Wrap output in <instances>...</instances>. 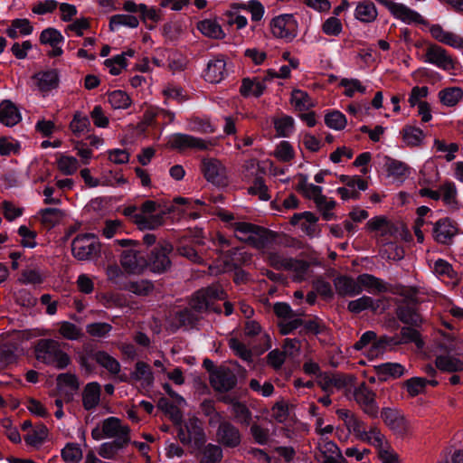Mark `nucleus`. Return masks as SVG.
<instances>
[{
  "instance_id": "nucleus-1",
  "label": "nucleus",
  "mask_w": 463,
  "mask_h": 463,
  "mask_svg": "<svg viewBox=\"0 0 463 463\" xmlns=\"http://www.w3.org/2000/svg\"><path fill=\"white\" fill-rule=\"evenodd\" d=\"M36 359L62 370L71 364L68 354L61 348V344L53 339H40L35 346Z\"/></svg>"
},
{
  "instance_id": "nucleus-2",
  "label": "nucleus",
  "mask_w": 463,
  "mask_h": 463,
  "mask_svg": "<svg viewBox=\"0 0 463 463\" xmlns=\"http://www.w3.org/2000/svg\"><path fill=\"white\" fill-rule=\"evenodd\" d=\"M225 297L226 294L222 286L213 284L194 292L189 301V306L195 312L213 311L220 314L222 310L214 306V301L224 299Z\"/></svg>"
},
{
  "instance_id": "nucleus-3",
  "label": "nucleus",
  "mask_w": 463,
  "mask_h": 463,
  "mask_svg": "<svg viewBox=\"0 0 463 463\" xmlns=\"http://www.w3.org/2000/svg\"><path fill=\"white\" fill-rule=\"evenodd\" d=\"M177 437L183 445H191L194 449H201L206 442V435L197 418L188 419L184 425H178Z\"/></svg>"
},
{
  "instance_id": "nucleus-4",
  "label": "nucleus",
  "mask_w": 463,
  "mask_h": 463,
  "mask_svg": "<svg viewBox=\"0 0 463 463\" xmlns=\"http://www.w3.org/2000/svg\"><path fill=\"white\" fill-rule=\"evenodd\" d=\"M100 243L92 233L80 234L71 242L73 256L79 260L96 258L100 253Z\"/></svg>"
},
{
  "instance_id": "nucleus-5",
  "label": "nucleus",
  "mask_w": 463,
  "mask_h": 463,
  "mask_svg": "<svg viewBox=\"0 0 463 463\" xmlns=\"http://www.w3.org/2000/svg\"><path fill=\"white\" fill-rule=\"evenodd\" d=\"M269 264L277 269H288L294 270L297 274L294 277V280L301 281L304 274L309 268V264L305 260H298L292 258H284L278 253H269Z\"/></svg>"
},
{
  "instance_id": "nucleus-6",
  "label": "nucleus",
  "mask_w": 463,
  "mask_h": 463,
  "mask_svg": "<svg viewBox=\"0 0 463 463\" xmlns=\"http://www.w3.org/2000/svg\"><path fill=\"white\" fill-rule=\"evenodd\" d=\"M354 399L365 414L372 418L378 416L379 407L375 402V393L365 383H362L354 389Z\"/></svg>"
},
{
  "instance_id": "nucleus-7",
  "label": "nucleus",
  "mask_w": 463,
  "mask_h": 463,
  "mask_svg": "<svg viewBox=\"0 0 463 463\" xmlns=\"http://www.w3.org/2000/svg\"><path fill=\"white\" fill-rule=\"evenodd\" d=\"M202 170L208 182L217 186L228 185L229 180L226 168L218 159H203Z\"/></svg>"
},
{
  "instance_id": "nucleus-8",
  "label": "nucleus",
  "mask_w": 463,
  "mask_h": 463,
  "mask_svg": "<svg viewBox=\"0 0 463 463\" xmlns=\"http://www.w3.org/2000/svg\"><path fill=\"white\" fill-rule=\"evenodd\" d=\"M210 384L218 392H227L236 386L237 376L230 368L220 366L210 374Z\"/></svg>"
},
{
  "instance_id": "nucleus-9",
  "label": "nucleus",
  "mask_w": 463,
  "mask_h": 463,
  "mask_svg": "<svg viewBox=\"0 0 463 463\" xmlns=\"http://www.w3.org/2000/svg\"><path fill=\"white\" fill-rule=\"evenodd\" d=\"M173 246L169 242H165L160 247H156L152 251L147 262L151 271L155 273H164L171 268V260L168 254L172 252Z\"/></svg>"
},
{
  "instance_id": "nucleus-10",
  "label": "nucleus",
  "mask_w": 463,
  "mask_h": 463,
  "mask_svg": "<svg viewBox=\"0 0 463 463\" xmlns=\"http://www.w3.org/2000/svg\"><path fill=\"white\" fill-rule=\"evenodd\" d=\"M272 33L277 38L291 41L297 33V23L292 14H282L272 19Z\"/></svg>"
},
{
  "instance_id": "nucleus-11",
  "label": "nucleus",
  "mask_w": 463,
  "mask_h": 463,
  "mask_svg": "<svg viewBox=\"0 0 463 463\" xmlns=\"http://www.w3.org/2000/svg\"><path fill=\"white\" fill-rule=\"evenodd\" d=\"M216 440L226 448H236L241 444V434L239 429L230 421H219Z\"/></svg>"
},
{
  "instance_id": "nucleus-12",
  "label": "nucleus",
  "mask_w": 463,
  "mask_h": 463,
  "mask_svg": "<svg viewBox=\"0 0 463 463\" xmlns=\"http://www.w3.org/2000/svg\"><path fill=\"white\" fill-rule=\"evenodd\" d=\"M383 422L397 435L403 437L409 432V422L400 411L383 408L381 411Z\"/></svg>"
},
{
  "instance_id": "nucleus-13",
  "label": "nucleus",
  "mask_w": 463,
  "mask_h": 463,
  "mask_svg": "<svg viewBox=\"0 0 463 463\" xmlns=\"http://www.w3.org/2000/svg\"><path fill=\"white\" fill-rule=\"evenodd\" d=\"M120 264L128 273L140 274L147 267V260L140 251L129 249L122 251Z\"/></svg>"
},
{
  "instance_id": "nucleus-14",
  "label": "nucleus",
  "mask_w": 463,
  "mask_h": 463,
  "mask_svg": "<svg viewBox=\"0 0 463 463\" xmlns=\"http://www.w3.org/2000/svg\"><path fill=\"white\" fill-rule=\"evenodd\" d=\"M401 336V339L384 336L378 341L376 347H383L385 345L389 344L401 345L407 343H414L419 349L424 346V341L421 339L420 332L414 326L402 327Z\"/></svg>"
},
{
  "instance_id": "nucleus-15",
  "label": "nucleus",
  "mask_w": 463,
  "mask_h": 463,
  "mask_svg": "<svg viewBox=\"0 0 463 463\" xmlns=\"http://www.w3.org/2000/svg\"><path fill=\"white\" fill-rule=\"evenodd\" d=\"M424 61L436 65L437 67L449 71L454 69V61L442 47L432 44L425 52Z\"/></svg>"
},
{
  "instance_id": "nucleus-16",
  "label": "nucleus",
  "mask_w": 463,
  "mask_h": 463,
  "mask_svg": "<svg viewBox=\"0 0 463 463\" xmlns=\"http://www.w3.org/2000/svg\"><path fill=\"white\" fill-rule=\"evenodd\" d=\"M335 292L340 297H354L362 293L359 281L349 276L341 275L334 279Z\"/></svg>"
},
{
  "instance_id": "nucleus-17",
  "label": "nucleus",
  "mask_w": 463,
  "mask_h": 463,
  "mask_svg": "<svg viewBox=\"0 0 463 463\" xmlns=\"http://www.w3.org/2000/svg\"><path fill=\"white\" fill-rule=\"evenodd\" d=\"M102 431L107 438H115V439H126V441L128 442L130 440L129 428L122 425L120 420L115 417L108 418L103 421Z\"/></svg>"
},
{
  "instance_id": "nucleus-18",
  "label": "nucleus",
  "mask_w": 463,
  "mask_h": 463,
  "mask_svg": "<svg viewBox=\"0 0 463 463\" xmlns=\"http://www.w3.org/2000/svg\"><path fill=\"white\" fill-rule=\"evenodd\" d=\"M379 3L386 6L397 18L406 23H422V17L418 13L409 9L405 5L389 0H379Z\"/></svg>"
},
{
  "instance_id": "nucleus-19",
  "label": "nucleus",
  "mask_w": 463,
  "mask_h": 463,
  "mask_svg": "<svg viewBox=\"0 0 463 463\" xmlns=\"http://www.w3.org/2000/svg\"><path fill=\"white\" fill-rule=\"evenodd\" d=\"M277 234L264 227L256 225V229L252 230V233L248 236L246 243L256 249H264L274 241Z\"/></svg>"
},
{
  "instance_id": "nucleus-20",
  "label": "nucleus",
  "mask_w": 463,
  "mask_h": 463,
  "mask_svg": "<svg viewBox=\"0 0 463 463\" xmlns=\"http://www.w3.org/2000/svg\"><path fill=\"white\" fill-rule=\"evenodd\" d=\"M170 146L177 150L187 148H197L200 150L207 149L208 143L203 139L197 138L185 134H176L170 140Z\"/></svg>"
},
{
  "instance_id": "nucleus-21",
  "label": "nucleus",
  "mask_w": 463,
  "mask_h": 463,
  "mask_svg": "<svg viewBox=\"0 0 463 463\" xmlns=\"http://www.w3.org/2000/svg\"><path fill=\"white\" fill-rule=\"evenodd\" d=\"M457 232L458 228L448 218L438 221L433 228L435 241L442 244H449Z\"/></svg>"
},
{
  "instance_id": "nucleus-22",
  "label": "nucleus",
  "mask_w": 463,
  "mask_h": 463,
  "mask_svg": "<svg viewBox=\"0 0 463 463\" xmlns=\"http://www.w3.org/2000/svg\"><path fill=\"white\" fill-rule=\"evenodd\" d=\"M56 382L57 389L59 392H63L66 402L71 401L73 392H77L80 388L77 376L70 373H60L56 378Z\"/></svg>"
},
{
  "instance_id": "nucleus-23",
  "label": "nucleus",
  "mask_w": 463,
  "mask_h": 463,
  "mask_svg": "<svg viewBox=\"0 0 463 463\" xmlns=\"http://www.w3.org/2000/svg\"><path fill=\"white\" fill-rule=\"evenodd\" d=\"M35 85L42 92L56 89L59 85V73L56 70H49L35 73L33 77Z\"/></svg>"
},
{
  "instance_id": "nucleus-24",
  "label": "nucleus",
  "mask_w": 463,
  "mask_h": 463,
  "mask_svg": "<svg viewBox=\"0 0 463 463\" xmlns=\"http://www.w3.org/2000/svg\"><path fill=\"white\" fill-rule=\"evenodd\" d=\"M22 119L18 108L9 99L0 103V122L6 127H14Z\"/></svg>"
},
{
  "instance_id": "nucleus-25",
  "label": "nucleus",
  "mask_w": 463,
  "mask_h": 463,
  "mask_svg": "<svg viewBox=\"0 0 463 463\" xmlns=\"http://www.w3.org/2000/svg\"><path fill=\"white\" fill-rule=\"evenodd\" d=\"M101 387L99 383L93 382L86 384L82 392V405L85 410L90 411L96 408L100 402Z\"/></svg>"
},
{
  "instance_id": "nucleus-26",
  "label": "nucleus",
  "mask_w": 463,
  "mask_h": 463,
  "mask_svg": "<svg viewBox=\"0 0 463 463\" xmlns=\"http://www.w3.org/2000/svg\"><path fill=\"white\" fill-rule=\"evenodd\" d=\"M133 222L140 231L156 230L165 223L163 214H144L137 213L133 215Z\"/></svg>"
},
{
  "instance_id": "nucleus-27",
  "label": "nucleus",
  "mask_w": 463,
  "mask_h": 463,
  "mask_svg": "<svg viewBox=\"0 0 463 463\" xmlns=\"http://www.w3.org/2000/svg\"><path fill=\"white\" fill-rule=\"evenodd\" d=\"M395 314L401 322L414 327H420L423 322L421 316L414 307L410 306H399Z\"/></svg>"
},
{
  "instance_id": "nucleus-28",
  "label": "nucleus",
  "mask_w": 463,
  "mask_h": 463,
  "mask_svg": "<svg viewBox=\"0 0 463 463\" xmlns=\"http://www.w3.org/2000/svg\"><path fill=\"white\" fill-rule=\"evenodd\" d=\"M431 35L440 43L452 46L454 48L463 47V39L458 35L444 31L440 25H433L430 28Z\"/></svg>"
},
{
  "instance_id": "nucleus-29",
  "label": "nucleus",
  "mask_w": 463,
  "mask_h": 463,
  "mask_svg": "<svg viewBox=\"0 0 463 463\" xmlns=\"http://www.w3.org/2000/svg\"><path fill=\"white\" fill-rule=\"evenodd\" d=\"M360 287L372 293H383L388 291V287L381 279L371 274H361L357 277Z\"/></svg>"
},
{
  "instance_id": "nucleus-30",
  "label": "nucleus",
  "mask_w": 463,
  "mask_h": 463,
  "mask_svg": "<svg viewBox=\"0 0 463 463\" xmlns=\"http://www.w3.org/2000/svg\"><path fill=\"white\" fill-rule=\"evenodd\" d=\"M225 61L222 59L211 60L204 73L205 80L210 83H219L224 77Z\"/></svg>"
},
{
  "instance_id": "nucleus-31",
  "label": "nucleus",
  "mask_w": 463,
  "mask_h": 463,
  "mask_svg": "<svg viewBox=\"0 0 463 463\" xmlns=\"http://www.w3.org/2000/svg\"><path fill=\"white\" fill-rule=\"evenodd\" d=\"M374 368L381 381H386L389 377L400 378L405 373L404 366L398 363L382 364Z\"/></svg>"
},
{
  "instance_id": "nucleus-32",
  "label": "nucleus",
  "mask_w": 463,
  "mask_h": 463,
  "mask_svg": "<svg viewBox=\"0 0 463 463\" xmlns=\"http://www.w3.org/2000/svg\"><path fill=\"white\" fill-rule=\"evenodd\" d=\"M435 364L438 369L444 372L455 373L463 371V362L449 354L438 355L435 360Z\"/></svg>"
},
{
  "instance_id": "nucleus-33",
  "label": "nucleus",
  "mask_w": 463,
  "mask_h": 463,
  "mask_svg": "<svg viewBox=\"0 0 463 463\" xmlns=\"http://www.w3.org/2000/svg\"><path fill=\"white\" fill-rule=\"evenodd\" d=\"M379 302L380 300L374 301L371 297L364 295L355 300L350 301L347 305V309L354 314H358L366 309L376 311L379 307Z\"/></svg>"
},
{
  "instance_id": "nucleus-34",
  "label": "nucleus",
  "mask_w": 463,
  "mask_h": 463,
  "mask_svg": "<svg viewBox=\"0 0 463 463\" xmlns=\"http://www.w3.org/2000/svg\"><path fill=\"white\" fill-rule=\"evenodd\" d=\"M200 463H221L222 459V449L219 445L209 443L201 449Z\"/></svg>"
},
{
  "instance_id": "nucleus-35",
  "label": "nucleus",
  "mask_w": 463,
  "mask_h": 463,
  "mask_svg": "<svg viewBox=\"0 0 463 463\" xmlns=\"http://www.w3.org/2000/svg\"><path fill=\"white\" fill-rule=\"evenodd\" d=\"M401 133L403 142L410 146H420L425 137L424 132L413 126H405Z\"/></svg>"
},
{
  "instance_id": "nucleus-36",
  "label": "nucleus",
  "mask_w": 463,
  "mask_h": 463,
  "mask_svg": "<svg viewBox=\"0 0 463 463\" xmlns=\"http://www.w3.org/2000/svg\"><path fill=\"white\" fill-rule=\"evenodd\" d=\"M95 361L112 374L120 372V364L105 351H98L93 354Z\"/></svg>"
},
{
  "instance_id": "nucleus-37",
  "label": "nucleus",
  "mask_w": 463,
  "mask_h": 463,
  "mask_svg": "<svg viewBox=\"0 0 463 463\" xmlns=\"http://www.w3.org/2000/svg\"><path fill=\"white\" fill-rule=\"evenodd\" d=\"M198 30L205 36L213 39H222L224 33L221 25L213 20H203L198 23Z\"/></svg>"
},
{
  "instance_id": "nucleus-38",
  "label": "nucleus",
  "mask_w": 463,
  "mask_h": 463,
  "mask_svg": "<svg viewBox=\"0 0 463 463\" xmlns=\"http://www.w3.org/2000/svg\"><path fill=\"white\" fill-rule=\"evenodd\" d=\"M266 89V85L263 81L252 80L249 78H245L242 80V84L240 89V92L243 97H249L250 95H253L255 97H260Z\"/></svg>"
},
{
  "instance_id": "nucleus-39",
  "label": "nucleus",
  "mask_w": 463,
  "mask_h": 463,
  "mask_svg": "<svg viewBox=\"0 0 463 463\" xmlns=\"http://www.w3.org/2000/svg\"><path fill=\"white\" fill-rule=\"evenodd\" d=\"M157 407L169 416L174 424L180 425L183 414L177 406L170 402L166 398H160Z\"/></svg>"
},
{
  "instance_id": "nucleus-40",
  "label": "nucleus",
  "mask_w": 463,
  "mask_h": 463,
  "mask_svg": "<svg viewBox=\"0 0 463 463\" xmlns=\"http://www.w3.org/2000/svg\"><path fill=\"white\" fill-rule=\"evenodd\" d=\"M440 102L446 106H455L463 97V90L458 87L447 88L439 91Z\"/></svg>"
},
{
  "instance_id": "nucleus-41",
  "label": "nucleus",
  "mask_w": 463,
  "mask_h": 463,
  "mask_svg": "<svg viewBox=\"0 0 463 463\" xmlns=\"http://www.w3.org/2000/svg\"><path fill=\"white\" fill-rule=\"evenodd\" d=\"M355 15L363 22H372L377 16V12L373 3L364 1L358 4L355 10Z\"/></svg>"
},
{
  "instance_id": "nucleus-42",
  "label": "nucleus",
  "mask_w": 463,
  "mask_h": 463,
  "mask_svg": "<svg viewBox=\"0 0 463 463\" xmlns=\"http://www.w3.org/2000/svg\"><path fill=\"white\" fill-rule=\"evenodd\" d=\"M291 104L298 111H305L314 106L313 101L307 92L294 90L291 94Z\"/></svg>"
},
{
  "instance_id": "nucleus-43",
  "label": "nucleus",
  "mask_w": 463,
  "mask_h": 463,
  "mask_svg": "<svg viewBox=\"0 0 463 463\" xmlns=\"http://www.w3.org/2000/svg\"><path fill=\"white\" fill-rule=\"evenodd\" d=\"M234 420L245 426H249L251 422L252 414L248 406L244 402L234 403V408H232Z\"/></svg>"
},
{
  "instance_id": "nucleus-44",
  "label": "nucleus",
  "mask_w": 463,
  "mask_h": 463,
  "mask_svg": "<svg viewBox=\"0 0 463 463\" xmlns=\"http://www.w3.org/2000/svg\"><path fill=\"white\" fill-rule=\"evenodd\" d=\"M175 319L176 320V328L180 326H194L199 320V317L194 314V310L190 308H184L175 314Z\"/></svg>"
},
{
  "instance_id": "nucleus-45",
  "label": "nucleus",
  "mask_w": 463,
  "mask_h": 463,
  "mask_svg": "<svg viewBox=\"0 0 463 463\" xmlns=\"http://www.w3.org/2000/svg\"><path fill=\"white\" fill-rule=\"evenodd\" d=\"M128 441L125 439H114L111 442L103 443L99 449V454L105 458H113L119 449H123Z\"/></svg>"
},
{
  "instance_id": "nucleus-46",
  "label": "nucleus",
  "mask_w": 463,
  "mask_h": 463,
  "mask_svg": "<svg viewBox=\"0 0 463 463\" xmlns=\"http://www.w3.org/2000/svg\"><path fill=\"white\" fill-rule=\"evenodd\" d=\"M130 375L131 378L136 381L144 380L148 385L151 384L154 380L150 366L142 361H139L136 364V369L133 373H131Z\"/></svg>"
},
{
  "instance_id": "nucleus-47",
  "label": "nucleus",
  "mask_w": 463,
  "mask_h": 463,
  "mask_svg": "<svg viewBox=\"0 0 463 463\" xmlns=\"http://www.w3.org/2000/svg\"><path fill=\"white\" fill-rule=\"evenodd\" d=\"M40 213L42 222L49 228L53 227L64 216L62 211L58 208H45L41 210Z\"/></svg>"
},
{
  "instance_id": "nucleus-48",
  "label": "nucleus",
  "mask_w": 463,
  "mask_h": 463,
  "mask_svg": "<svg viewBox=\"0 0 463 463\" xmlns=\"http://www.w3.org/2000/svg\"><path fill=\"white\" fill-rule=\"evenodd\" d=\"M404 386L407 389L408 393L411 397H415L424 392L428 380L421 377H412L404 382Z\"/></svg>"
},
{
  "instance_id": "nucleus-49",
  "label": "nucleus",
  "mask_w": 463,
  "mask_h": 463,
  "mask_svg": "<svg viewBox=\"0 0 463 463\" xmlns=\"http://www.w3.org/2000/svg\"><path fill=\"white\" fill-rule=\"evenodd\" d=\"M126 288L136 295L147 296L154 290L155 286L151 281L143 279L129 282Z\"/></svg>"
},
{
  "instance_id": "nucleus-50",
  "label": "nucleus",
  "mask_w": 463,
  "mask_h": 463,
  "mask_svg": "<svg viewBox=\"0 0 463 463\" xmlns=\"http://www.w3.org/2000/svg\"><path fill=\"white\" fill-rule=\"evenodd\" d=\"M57 167L63 175H71L77 171L79 163L73 156H61L57 161Z\"/></svg>"
},
{
  "instance_id": "nucleus-51",
  "label": "nucleus",
  "mask_w": 463,
  "mask_h": 463,
  "mask_svg": "<svg viewBox=\"0 0 463 463\" xmlns=\"http://www.w3.org/2000/svg\"><path fill=\"white\" fill-rule=\"evenodd\" d=\"M109 102L116 109H127L131 100L128 95L122 90H115L109 94Z\"/></svg>"
},
{
  "instance_id": "nucleus-52",
  "label": "nucleus",
  "mask_w": 463,
  "mask_h": 463,
  "mask_svg": "<svg viewBox=\"0 0 463 463\" xmlns=\"http://www.w3.org/2000/svg\"><path fill=\"white\" fill-rule=\"evenodd\" d=\"M139 24L137 18L130 14H115L110 17L109 28L111 31L117 25H125L130 28H136Z\"/></svg>"
},
{
  "instance_id": "nucleus-53",
  "label": "nucleus",
  "mask_w": 463,
  "mask_h": 463,
  "mask_svg": "<svg viewBox=\"0 0 463 463\" xmlns=\"http://www.w3.org/2000/svg\"><path fill=\"white\" fill-rule=\"evenodd\" d=\"M325 123L330 128L342 130L346 126V118L344 114L339 111H333L325 117Z\"/></svg>"
},
{
  "instance_id": "nucleus-54",
  "label": "nucleus",
  "mask_w": 463,
  "mask_h": 463,
  "mask_svg": "<svg viewBox=\"0 0 463 463\" xmlns=\"http://www.w3.org/2000/svg\"><path fill=\"white\" fill-rule=\"evenodd\" d=\"M59 333L68 340H77L81 337V330L74 324L64 321L61 324Z\"/></svg>"
},
{
  "instance_id": "nucleus-55",
  "label": "nucleus",
  "mask_w": 463,
  "mask_h": 463,
  "mask_svg": "<svg viewBox=\"0 0 463 463\" xmlns=\"http://www.w3.org/2000/svg\"><path fill=\"white\" fill-rule=\"evenodd\" d=\"M229 346L231 349L244 361L250 362L252 359V353L250 349L246 347V345L240 342L236 338H231L229 340Z\"/></svg>"
},
{
  "instance_id": "nucleus-56",
  "label": "nucleus",
  "mask_w": 463,
  "mask_h": 463,
  "mask_svg": "<svg viewBox=\"0 0 463 463\" xmlns=\"http://www.w3.org/2000/svg\"><path fill=\"white\" fill-rule=\"evenodd\" d=\"M349 430H352L362 440L371 441V437L365 430L364 423L356 416L351 418L349 424L346 426Z\"/></svg>"
},
{
  "instance_id": "nucleus-57",
  "label": "nucleus",
  "mask_w": 463,
  "mask_h": 463,
  "mask_svg": "<svg viewBox=\"0 0 463 463\" xmlns=\"http://www.w3.org/2000/svg\"><path fill=\"white\" fill-rule=\"evenodd\" d=\"M63 41V36L59 31L54 28H48L42 32L40 35V42L43 44H50L51 46L57 45Z\"/></svg>"
},
{
  "instance_id": "nucleus-58",
  "label": "nucleus",
  "mask_w": 463,
  "mask_h": 463,
  "mask_svg": "<svg viewBox=\"0 0 463 463\" xmlns=\"http://www.w3.org/2000/svg\"><path fill=\"white\" fill-rule=\"evenodd\" d=\"M61 456L64 461L78 463L82 458V451L76 444H68L62 450Z\"/></svg>"
},
{
  "instance_id": "nucleus-59",
  "label": "nucleus",
  "mask_w": 463,
  "mask_h": 463,
  "mask_svg": "<svg viewBox=\"0 0 463 463\" xmlns=\"http://www.w3.org/2000/svg\"><path fill=\"white\" fill-rule=\"evenodd\" d=\"M176 250L181 256L188 259L189 260L194 263L201 264L203 261L201 250L195 249L194 247L182 245L177 247Z\"/></svg>"
},
{
  "instance_id": "nucleus-60",
  "label": "nucleus",
  "mask_w": 463,
  "mask_h": 463,
  "mask_svg": "<svg viewBox=\"0 0 463 463\" xmlns=\"http://www.w3.org/2000/svg\"><path fill=\"white\" fill-rule=\"evenodd\" d=\"M232 227L234 229L236 232V238L240 240L241 241H243L246 243V238L252 233V230L256 229V224L245 222H234L232 224Z\"/></svg>"
},
{
  "instance_id": "nucleus-61",
  "label": "nucleus",
  "mask_w": 463,
  "mask_h": 463,
  "mask_svg": "<svg viewBox=\"0 0 463 463\" xmlns=\"http://www.w3.org/2000/svg\"><path fill=\"white\" fill-rule=\"evenodd\" d=\"M111 329L112 326L104 322L92 323L86 326L87 333L94 337H103L108 335Z\"/></svg>"
},
{
  "instance_id": "nucleus-62",
  "label": "nucleus",
  "mask_w": 463,
  "mask_h": 463,
  "mask_svg": "<svg viewBox=\"0 0 463 463\" xmlns=\"http://www.w3.org/2000/svg\"><path fill=\"white\" fill-rule=\"evenodd\" d=\"M201 410L203 413L209 417V424L213 425L221 420V415L215 411L214 403L212 400H204L201 403Z\"/></svg>"
},
{
  "instance_id": "nucleus-63",
  "label": "nucleus",
  "mask_w": 463,
  "mask_h": 463,
  "mask_svg": "<svg viewBox=\"0 0 463 463\" xmlns=\"http://www.w3.org/2000/svg\"><path fill=\"white\" fill-rule=\"evenodd\" d=\"M313 288L317 294L326 299H330L334 296L331 285L329 282L324 280L323 279H317L314 280Z\"/></svg>"
},
{
  "instance_id": "nucleus-64",
  "label": "nucleus",
  "mask_w": 463,
  "mask_h": 463,
  "mask_svg": "<svg viewBox=\"0 0 463 463\" xmlns=\"http://www.w3.org/2000/svg\"><path fill=\"white\" fill-rule=\"evenodd\" d=\"M277 158L283 162H288L294 157V152L291 145L288 141H282L275 151Z\"/></svg>"
}]
</instances>
